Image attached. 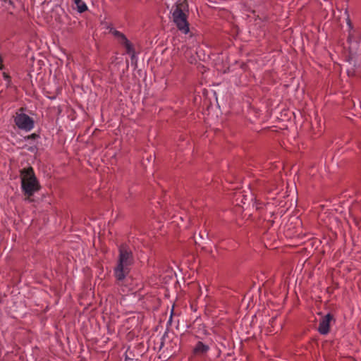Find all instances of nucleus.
Segmentation results:
<instances>
[{"label":"nucleus","instance_id":"1","mask_svg":"<svg viewBox=\"0 0 361 361\" xmlns=\"http://www.w3.org/2000/svg\"><path fill=\"white\" fill-rule=\"evenodd\" d=\"M21 190L25 196V200L31 202L30 197L40 189L33 169L29 167L20 171Z\"/></svg>","mask_w":361,"mask_h":361},{"label":"nucleus","instance_id":"2","mask_svg":"<svg viewBox=\"0 0 361 361\" xmlns=\"http://www.w3.org/2000/svg\"><path fill=\"white\" fill-rule=\"evenodd\" d=\"M133 262L131 250L125 245H121L118 263L114 269V275L117 280L123 281L126 278L130 272Z\"/></svg>","mask_w":361,"mask_h":361},{"label":"nucleus","instance_id":"3","mask_svg":"<svg viewBox=\"0 0 361 361\" xmlns=\"http://www.w3.org/2000/svg\"><path fill=\"white\" fill-rule=\"evenodd\" d=\"M171 20L182 33L186 35L190 32L188 21V10L184 2H177L171 10Z\"/></svg>","mask_w":361,"mask_h":361},{"label":"nucleus","instance_id":"4","mask_svg":"<svg viewBox=\"0 0 361 361\" xmlns=\"http://www.w3.org/2000/svg\"><path fill=\"white\" fill-rule=\"evenodd\" d=\"M14 122L17 127L26 132L30 131L34 128V121L24 113H16Z\"/></svg>","mask_w":361,"mask_h":361},{"label":"nucleus","instance_id":"5","mask_svg":"<svg viewBox=\"0 0 361 361\" xmlns=\"http://www.w3.org/2000/svg\"><path fill=\"white\" fill-rule=\"evenodd\" d=\"M109 32L115 37V38L117 39V41L125 47L126 52L128 54H134V49H133V44L127 39V37H126V35L123 33L116 30L113 27H109Z\"/></svg>","mask_w":361,"mask_h":361},{"label":"nucleus","instance_id":"6","mask_svg":"<svg viewBox=\"0 0 361 361\" xmlns=\"http://www.w3.org/2000/svg\"><path fill=\"white\" fill-rule=\"evenodd\" d=\"M333 319L331 314H326L319 322L318 331L321 334L325 335L329 331L330 322Z\"/></svg>","mask_w":361,"mask_h":361},{"label":"nucleus","instance_id":"7","mask_svg":"<svg viewBox=\"0 0 361 361\" xmlns=\"http://www.w3.org/2000/svg\"><path fill=\"white\" fill-rule=\"evenodd\" d=\"M210 348L208 345L203 343L202 341H198L193 348V354L196 356H204L205 355Z\"/></svg>","mask_w":361,"mask_h":361},{"label":"nucleus","instance_id":"8","mask_svg":"<svg viewBox=\"0 0 361 361\" xmlns=\"http://www.w3.org/2000/svg\"><path fill=\"white\" fill-rule=\"evenodd\" d=\"M75 4L78 12L82 13L87 10L86 4L82 0H73Z\"/></svg>","mask_w":361,"mask_h":361},{"label":"nucleus","instance_id":"9","mask_svg":"<svg viewBox=\"0 0 361 361\" xmlns=\"http://www.w3.org/2000/svg\"><path fill=\"white\" fill-rule=\"evenodd\" d=\"M37 137V135L36 134L33 133V134H32L31 135H28V136L26 137V139H27V140H28V139H30V138H33V139H35V138H36Z\"/></svg>","mask_w":361,"mask_h":361},{"label":"nucleus","instance_id":"10","mask_svg":"<svg viewBox=\"0 0 361 361\" xmlns=\"http://www.w3.org/2000/svg\"><path fill=\"white\" fill-rule=\"evenodd\" d=\"M5 3H8V4H11V0H4Z\"/></svg>","mask_w":361,"mask_h":361},{"label":"nucleus","instance_id":"11","mask_svg":"<svg viewBox=\"0 0 361 361\" xmlns=\"http://www.w3.org/2000/svg\"><path fill=\"white\" fill-rule=\"evenodd\" d=\"M28 149H29L30 151H32H32H34V149H35L32 147L29 148Z\"/></svg>","mask_w":361,"mask_h":361}]
</instances>
